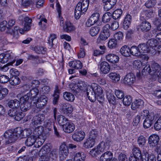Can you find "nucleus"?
I'll use <instances>...</instances> for the list:
<instances>
[{"mask_svg": "<svg viewBox=\"0 0 161 161\" xmlns=\"http://www.w3.org/2000/svg\"><path fill=\"white\" fill-rule=\"evenodd\" d=\"M86 157V155L83 152H78L74 156V161H84Z\"/></svg>", "mask_w": 161, "mask_h": 161, "instance_id": "nucleus-25", "label": "nucleus"}, {"mask_svg": "<svg viewBox=\"0 0 161 161\" xmlns=\"http://www.w3.org/2000/svg\"><path fill=\"white\" fill-rule=\"evenodd\" d=\"M142 73L143 75L149 74L154 76L155 78L158 77V81L159 80H161V67L157 63L153 64L151 67L147 64L146 66L143 67Z\"/></svg>", "mask_w": 161, "mask_h": 161, "instance_id": "nucleus-1", "label": "nucleus"}, {"mask_svg": "<svg viewBox=\"0 0 161 161\" xmlns=\"http://www.w3.org/2000/svg\"><path fill=\"white\" fill-rule=\"evenodd\" d=\"M112 158L113 153L110 151H107L101 155L100 161H109Z\"/></svg>", "mask_w": 161, "mask_h": 161, "instance_id": "nucleus-19", "label": "nucleus"}, {"mask_svg": "<svg viewBox=\"0 0 161 161\" xmlns=\"http://www.w3.org/2000/svg\"><path fill=\"white\" fill-rule=\"evenodd\" d=\"M100 14L98 13L93 14L86 23L87 27H90L95 24L99 20Z\"/></svg>", "mask_w": 161, "mask_h": 161, "instance_id": "nucleus-9", "label": "nucleus"}, {"mask_svg": "<svg viewBox=\"0 0 161 161\" xmlns=\"http://www.w3.org/2000/svg\"><path fill=\"white\" fill-rule=\"evenodd\" d=\"M63 97L66 100L72 102L75 99L74 95L71 93L69 92H65L64 93Z\"/></svg>", "mask_w": 161, "mask_h": 161, "instance_id": "nucleus-32", "label": "nucleus"}, {"mask_svg": "<svg viewBox=\"0 0 161 161\" xmlns=\"http://www.w3.org/2000/svg\"><path fill=\"white\" fill-rule=\"evenodd\" d=\"M122 13V10L118 9L115 10L113 13V17L115 19L119 18Z\"/></svg>", "mask_w": 161, "mask_h": 161, "instance_id": "nucleus-57", "label": "nucleus"}, {"mask_svg": "<svg viewBox=\"0 0 161 161\" xmlns=\"http://www.w3.org/2000/svg\"><path fill=\"white\" fill-rule=\"evenodd\" d=\"M85 132L81 130L76 131L72 136V138L74 140L77 142L82 141L85 137Z\"/></svg>", "mask_w": 161, "mask_h": 161, "instance_id": "nucleus-11", "label": "nucleus"}, {"mask_svg": "<svg viewBox=\"0 0 161 161\" xmlns=\"http://www.w3.org/2000/svg\"><path fill=\"white\" fill-rule=\"evenodd\" d=\"M157 3L156 0H148L145 3V6L148 8L153 7Z\"/></svg>", "mask_w": 161, "mask_h": 161, "instance_id": "nucleus-49", "label": "nucleus"}, {"mask_svg": "<svg viewBox=\"0 0 161 161\" xmlns=\"http://www.w3.org/2000/svg\"><path fill=\"white\" fill-rule=\"evenodd\" d=\"M23 129L21 127H18L15 129L13 131L17 139L19 137L22 138Z\"/></svg>", "mask_w": 161, "mask_h": 161, "instance_id": "nucleus-44", "label": "nucleus"}, {"mask_svg": "<svg viewBox=\"0 0 161 161\" xmlns=\"http://www.w3.org/2000/svg\"><path fill=\"white\" fill-rule=\"evenodd\" d=\"M138 46L139 52H140V53L148 52L149 50V47L147 44L145 43L141 44Z\"/></svg>", "mask_w": 161, "mask_h": 161, "instance_id": "nucleus-31", "label": "nucleus"}, {"mask_svg": "<svg viewBox=\"0 0 161 161\" xmlns=\"http://www.w3.org/2000/svg\"><path fill=\"white\" fill-rule=\"evenodd\" d=\"M60 109L61 113L69 115L72 112L73 109L72 105L67 103H63L60 105Z\"/></svg>", "mask_w": 161, "mask_h": 161, "instance_id": "nucleus-8", "label": "nucleus"}, {"mask_svg": "<svg viewBox=\"0 0 161 161\" xmlns=\"http://www.w3.org/2000/svg\"><path fill=\"white\" fill-rule=\"evenodd\" d=\"M37 140L35 136L31 135L27 138L25 142V144L28 146H31L33 145Z\"/></svg>", "mask_w": 161, "mask_h": 161, "instance_id": "nucleus-27", "label": "nucleus"}, {"mask_svg": "<svg viewBox=\"0 0 161 161\" xmlns=\"http://www.w3.org/2000/svg\"><path fill=\"white\" fill-rule=\"evenodd\" d=\"M112 15L111 13L107 12L103 15L102 17V21L104 23H106L109 22L111 18Z\"/></svg>", "mask_w": 161, "mask_h": 161, "instance_id": "nucleus-41", "label": "nucleus"}, {"mask_svg": "<svg viewBox=\"0 0 161 161\" xmlns=\"http://www.w3.org/2000/svg\"><path fill=\"white\" fill-rule=\"evenodd\" d=\"M130 51V48L127 46L122 47L120 50L121 53L123 56L126 57L129 56Z\"/></svg>", "mask_w": 161, "mask_h": 161, "instance_id": "nucleus-28", "label": "nucleus"}, {"mask_svg": "<svg viewBox=\"0 0 161 161\" xmlns=\"http://www.w3.org/2000/svg\"><path fill=\"white\" fill-rule=\"evenodd\" d=\"M154 115L151 114L145 118L143 123V126L144 128H148L151 126L154 119Z\"/></svg>", "mask_w": 161, "mask_h": 161, "instance_id": "nucleus-14", "label": "nucleus"}, {"mask_svg": "<svg viewBox=\"0 0 161 161\" xmlns=\"http://www.w3.org/2000/svg\"><path fill=\"white\" fill-rule=\"evenodd\" d=\"M103 93L102 88L97 84H92L88 86L87 90V94L89 99L92 102H94L96 99V95Z\"/></svg>", "mask_w": 161, "mask_h": 161, "instance_id": "nucleus-2", "label": "nucleus"}, {"mask_svg": "<svg viewBox=\"0 0 161 161\" xmlns=\"http://www.w3.org/2000/svg\"><path fill=\"white\" fill-rule=\"evenodd\" d=\"M9 80V77L6 75H2L0 76V83H5Z\"/></svg>", "mask_w": 161, "mask_h": 161, "instance_id": "nucleus-61", "label": "nucleus"}, {"mask_svg": "<svg viewBox=\"0 0 161 161\" xmlns=\"http://www.w3.org/2000/svg\"><path fill=\"white\" fill-rule=\"evenodd\" d=\"M100 28L99 26H94L92 27L90 30V33L92 36H96L99 32Z\"/></svg>", "mask_w": 161, "mask_h": 161, "instance_id": "nucleus-36", "label": "nucleus"}, {"mask_svg": "<svg viewBox=\"0 0 161 161\" xmlns=\"http://www.w3.org/2000/svg\"><path fill=\"white\" fill-rule=\"evenodd\" d=\"M106 95L109 103L114 104L115 102V97L113 94L112 90H107L106 91Z\"/></svg>", "mask_w": 161, "mask_h": 161, "instance_id": "nucleus-21", "label": "nucleus"}, {"mask_svg": "<svg viewBox=\"0 0 161 161\" xmlns=\"http://www.w3.org/2000/svg\"><path fill=\"white\" fill-rule=\"evenodd\" d=\"M39 93L38 89L36 88H34L31 90L29 93V96H31L33 99L36 98Z\"/></svg>", "mask_w": 161, "mask_h": 161, "instance_id": "nucleus-48", "label": "nucleus"}, {"mask_svg": "<svg viewBox=\"0 0 161 161\" xmlns=\"http://www.w3.org/2000/svg\"><path fill=\"white\" fill-rule=\"evenodd\" d=\"M140 116L143 117V118H146L149 117V115H154V113L153 112L149 113V111L147 110H144L142 111L140 113Z\"/></svg>", "mask_w": 161, "mask_h": 161, "instance_id": "nucleus-53", "label": "nucleus"}, {"mask_svg": "<svg viewBox=\"0 0 161 161\" xmlns=\"http://www.w3.org/2000/svg\"><path fill=\"white\" fill-rule=\"evenodd\" d=\"M8 107L11 108L19 109L20 102L17 99L11 100L8 103Z\"/></svg>", "mask_w": 161, "mask_h": 161, "instance_id": "nucleus-22", "label": "nucleus"}, {"mask_svg": "<svg viewBox=\"0 0 161 161\" xmlns=\"http://www.w3.org/2000/svg\"><path fill=\"white\" fill-rule=\"evenodd\" d=\"M78 83L80 88V91L81 90H83L84 91L85 90L87 91L88 87V86L87 87V85L85 82L80 81L78 82Z\"/></svg>", "mask_w": 161, "mask_h": 161, "instance_id": "nucleus-56", "label": "nucleus"}, {"mask_svg": "<svg viewBox=\"0 0 161 161\" xmlns=\"http://www.w3.org/2000/svg\"><path fill=\"white\" fill-rule=\"evenodd\" d=\"M9 116L13 117L16 120L19 121L24 117V114L19 111V109L11 108L8 112Z\"/></svg>", "mask_w": 161, "mask_h": 161, "instance_id": "nucleus-5", "label": "nucleus"}, {"mask_svg": "<svg viewBox=\"0 0 161 161\" xmlns=\"http://www.w3.org/2000/svg\"><path fill=\"white\" fill-rule=\"evenodd\" d=\"M8 90L6 88H2L0 87V100L3 99L8 94Z\"/></svg>", "mask_w": 161, "mask_h": 161, "instance_id": "nucleus-50", "label": "nucleus"}, {"mask_svg": "<svg viewBox=\"0 0 161 161\" xmlns=\"http://www.w3.org/2000/svg\"><path fill=\"white\" fill-rule=\"evenodd\" d=\"M56 8L58 14V16H59V20L60 21V25L61 26L63 27L64 28V27L65 25V23L64 24V19L63 18L61 17V6L59 3H58L56 4Z\"/></svg>", "mask_w": 161, "mask_h": 161, "instance_id": "nucleus-23", "label": "nucleus"}, {"mask_svg": "<svg viewBox=\"0 0 161 161\" xmlns=\"http://www.w3.org/2000/svg\"><path fill=\"white\" fill-rule=\"evenodd\" d=\"M44 119V115L39 114L34 116L31 120V124L33 125H37L41 124Z\"/></svg>", "mask_w": 161, "mask_h": 161, "instance_id": "nucleus-16", "label": "nucleus"}, {"mask_svg": "<svg viewBox=\"0 0 161 161\" xmlns=\"http://www.w3.org/2000/svg\"><path fill=\"white\" fill-rule=\"evenodd\" d=\"M154 128L157 130L161 129V117H159L156 122L154 124Z\"/></svg>", "mask_w": 161, "mask_h": 161, "instance_id": "nucleus-60", "label": "nucleus"}, {"mask_svg": "<svg viewBox=\"0 0 161 161\" xmlns=\"http://www.w3.org/2000/svg\"><path fill=\"white\" fill-rule=\"evenodd\" d=\"M50 158L53 160H55L58 156V151L57 149H55L52 151L48 155Z\"/></svg>", "mask_w": 161, "mask_h": 161, "instance_id": "nucleus-54", "label": "nucleus"}, {"mask_svg": "<svg viewBox=\"0 0 161 161\" xmlns=\"http://www.w3.org/2000/svg\"><path fill=\"white\" fill-rule=\"evenodd\" d=\"M115 93L117 97L119 99H122L124 96V93L122 90L115 89Z\"/></svg>", "mask_w": 161, "mask_h": 161, "instance_id": "nucleus-58", "label": "nucleus"}, {"mask_svg": "<svg viewBox=\"0 0 161 161\" xmlns=\"http://www.w3.org/2000/svg\"><path fill=\"white\" fill-rule=\"evenodd\" d=\"M136 80L135 76L132 73L126 75L124 78V83L126 85H130L133 83Z\"/></svg>", "mask_w": 161, "mask_h": 161, "instance_id": "nucleus-13", "label": "nucleus"}, {"mask_svg": "<svg viewBox=\"0 0 161 161\" xmlns=\"http://www.w3.org/2000/svg\"><path fill=\"white\" fill-rule=\"evenodd\" d=\"M100 69L101 72L104 74H107L110 71V67L109 65L106 61L102 62L100 64Z\"/></svg>", "mask_w": 161, "mask_h": 161, "instance_id": "nucleus-15", "label": "nucleus"}, {"mask_svg": "<svg viewBox=\"0 0 161 161\" xmlns=\"http://www.w3.org/2000/svg\"><path fill=\"white\" fill-rule=\"evenodd\" d=\"M29 99V96L28 95H25L20 98V102L21 103H29L28 102Z\"/></svg>", "mask_w": 161, "mask_h": 161, "instance_id": "nucleus-64", "label": "nucleus"}, {"mask_svg": "<svg viewBox=\"0 0 161 161\" xmlns=\"http://www.w3.org/2000/svg\"><path fill=\"white\" fill-rule=\"evenodd\" d=\"M142 17H141L140 20H142L140 25V28L141 30L145 33L149 31L151 29V25L150 22L145 20H143Z\"/></svg>", "mask_w": 161, "mask_h": 161, "instance_id": "nucleus-10", "label": "nucleus"}, {"mask_svg": "<svg viewBox=\"0 0 161 161\" xmlns=\"http://www.w3.org/2000/svg\"><path fill=\"white\" fill-rule=\"evenodd\" d=\"M96 147L98 148V150L101 153L105 151H107L109 148V147L103 142H100Z\"/></svg>", "mask_w": 161, "mask_h": 161, "instance_id": "nucleus-29", "label": "nucleus"}, {"mask_svg": "<svg viewBox=\"0 0 161 161\" xmlns=\"http://www.w3.org/2000/svg\"><path fill=\"white\" fill-rule=\"evenodd\" d=\"M43 127L42 126H39L36 128L34 131V134L35 135V137L38 138L39 139H40L42 136L41 135L42 132Z\"/></svg>", "mask_w": 161, "mask_h": 161, "instance_id": "nucleus-35", "label": "nucleus"}, {"mask_svg": "<svg viewBox=\"0 0 161 161\" xmlns=\"http://www.w3.org/2000/svg\"><path fill=\"white\" fill-rule=\"evenodd\" d=\"M132 101V98L130 96H126L124 97L123 103L124 105L128 106L130 105Z\"/></svg>", "mask_w": 161, "mask_h": 161, "instance_id": "nucleus-46", "label": "nucleus"}, {"mask_svg": "<svg viewBox=\"0 0 161 161\" xmlns=\"http://www.w3.org/2000/svg\"><path fill=\"white\" fill-rule=\"evenodd\" d=\"M110 33L103 32L101 31L97 39V42H99V41H104L107 40L110 36Z\"/></svg>", "mask_w": 161, "mask_h": 161, "instance_id": "nucleus-33", "label": "nucleus"}, {"mask_svg": "<svg viewBox=\"0 0 161 161\" xmlns=\"http://www.w3.org/2000/svg\"><path fill=\"white\" fill-rule=\"evenodd\" d=\"M158 40L154 39H152L148 40L147 42V45L150 47L153 48L156 47L158 44Z\"/></svg>", "mask_w": 161, "mask_h": 161, "instance_id": "nucleus-45", "label": "nucleus"}, {"mask_svg": "<svg viewBox=\"0 0 161 161\" xmlns=\"http://www.w3.org/2000/svg\"><path fill=\"white\" fill-rule=\"evenodd\" d=\"M89 4L88 0H83L77 4L75 11V16L76 19H79L81 15L87 11Z\"/></svg>", "mask_w": 161, "mask_h": 161, "instance_id": "nucleus-3", "label": "nucleus"}, {"mask_svg": "<svg viewBox=\"0 0 161 161\" xmlns=\"http://www.w3.org/2000/svg\"><path fill=\"white\" fill-rule=\"evenodd\" d=\"M9 81L10 83L13 86L18 85L20 81V79L17 76L12 77Z\"/></svg>", "mask_w": 161, "mask_h": 161, "instance_id": "nucleus-42", "label": "nucleus"}, {"mask_svg": "<svg viewBox=\"0 0 161 161\" xmlns=\"http://www.w3.org/2000/svg\"><path fill=\"white\" fill-rule=\"evenodd\" d=\"M57 120L58 124L61 125H63V126L66 124V123L69 121L68 119L62 115L58 116Z\"/></svg>", "mask_w": 161, "mask_h": 161, "instance_id": "nucleus-37", "label": "nucleus"}, {"mask_svg": "<svg viewBox=\"0 0 161 161\" xmlns=\"http://www.w3.org/2000/svg\"><path fill=\"white\" fill-rule=\"evenodd\" d=\"M31 107L30 103H21L20 108L22 111H26L29 110Z\"/></svg>", "mask_w": 161, "mask_h": 161, "instance_id": "nucleus-51", "label": "nucleus"}, {"mask_svg": "<svg viewBox=\"0 0 161 161\" xmlns=\"http://www.w3.org/2000/svg\"><path fill=\"white\" fill-rule=\"evenodd\" d=\"M132 151V155L136 157L137 158L140 159L141 157L142 153L140 148L135 146H133Z\"/></svg>", "mask_w": 161, "mask_h": 161, "instance_id": "nucleus-26", "label": "nucleus"}, {"mask_svg": "<svg viewBox=\"0 0 161 161\" xmlns=\"http://www.w3.org/2000/svg\"><path fill=\"white\" fill-rule=\"evenodd\" d=\"M54 125L53 123L49 120L45 123L44 125L45 127L49 131L51 130L53 127H54Z\"/></svg>", "mask_w": 161, "mask_h": 161, "instance_id": "nucleus-62", "label": "nucleus"}, {"mask_svg": "<svg viewBox=\"0 0 161 161\" xmlns=\"http://www.w3.org/2000/svg\"><path fill=\"white\" fill-rule=\"evenodd\" d=\"M63 29L66 31L69 32L74 30L75 28L69 21H67L65 22Z\"/></svg>", "mask_w": 161, "mask_h": 161, "instance_id": "nucleus-30", "label": "nucleus"}, {"mask_svg": "<svg viewBox=\"0 0 161 161\" xmlns=\"http://www.w3.org/2000/svg\"><path fill=\"white\" fill-rule=\"evenodd\" d=\"M100 154L101 153L96 147L93 148L90 152V154L93 157H96Z\"/></svg>", "mask_w": 161, "mask_h": 161, "instance_id": "nucleus-55", "label": "nucleus"}, {"mask_svg": "<svg viewBox=\"0 0 161 161\" xmlns=\"http://www.w3.org/2000/svg\"><path fill=\"white\" fill-rule=\"evenodd\" d=\"M31 49L38 54H40L41 53L44 54L46 52V51L44 48L40 46L32 47Z\"/></svg>", "mask_w": 161, "mask_h": 161, "instance_id": "nucleus-38", "label": "nucleus"}, {"mask_svg": "<svg viewBox=\"0 0 161 161\" xmlns=\"http://www.w3.org/2000/svg\"><path fill=\"white\" fill-rule=\"evenodd\" d=\"M108 76L111 79L115 82L118 81L120 79V75L115 72L110 73L108 74Z\"/></svg>", "mask_w": 161, "mask_h": 161, "instance_id": "nucleus-40", "label": "nucleus"}, {"mask_svg": "<svg viewBox=\"0 0 161 161\" xmlns=\"http://www.w3.org/2000/svg\"><path fill=\"white\" fill-rule=\"evenodd\" d=\"M133 64L134 66L140 68L141 66L142 67H145L146 65H147V63L146 61H134Z\"/></svg>", "mask_w": 161, "mask_h": 161, "instance_id": "nucleus-47", "label": "nucleus"}, {"mask_svg": "<svg viewBox=\"0 0 161 161\" xmlns=\"http://www.w3.org/2000/svg\"><path fill=\"white\" fill-rule=\"evenodd\" d=\"M159 141V137L156 135L150 136L148 138V143L152 146H155L158 144Z\"/></svg>", "mask_w": 161, "mask_h": 161, "instance_id": "nucleus-18", "label": "nucleus"}, {"mask_svg": "<svg viewBox=\"0 0 161 161\" xmlns=\"http://www.w3.org/2000/svg\"><path fill=\"white\" fill-rule=\"evenodd\" d=\"M10 33L12 36V40L14 41H16L19 38V34L18 31H10Z\"/></svg>", "mask_w": 161, "mask_h": 161, "instance_id": "nucleus-59", "label": "nucleus"}, {"mask_svg": "<svg viewBox=\"0 0 161 161\" xmlns=\"http://www.w3.org/2000/svg\"><path fill=\"white\" fill-rule=\"evenodd\" d=\"M144 102L141 99H138L133 103L131 105L132 110H135L137 108H141L144 105Z\"/></svg>", "mask_w": 161, "mask_h": 161, "instance_id": "nucleus-20", "label": "nucleus"}, {"mask_svg": "<svg viewBox=\"0 0 161 161\" xmlns=\"http://www.w3.org/2000/svg\"><path fill=\"white\" fill-rule=\"evenodd\" d=\"M95 142V140L92 139V138L89 137L84 143L83 146L86 148L92 147L94 145Z\"/></svg>", "mask_w": 161, "mask_h": 161, "instance_id": "nucleus-24", "label": "nucleus"}, {"mask_svg": "<svg viewBox=\"0 0 161 161\" xmlns=\"http://www.w3.org/2000/svg\"><path fill=\"white\" fill-rule=\"evenodd\" d=\"M4 137L6 139V143L7 144L14 142L17 140L16 136L12 130L6 131L4 133Z\"/></svg>", "mask_w": 161, "mask_h": 161, "instance_id": "nucleus-7", "label": "nucleus"}, {"mask_svg": "<svg viewBox=\"0 0 161 161\" xmlns=\"http://www.w3.org/2000/svg\"><path fill=\"white\" fill-rule=\"evenodd\" d=\"M33 3L32 0H22V4L23 6L27 7Z\"/></svg>", "mask_w": 161, "mask_h": 161, "instance_id": "nucleus-63", "label": "nucleus"}, {"mask_svg": "<svg viewBox=\"0 0 161 161\" xmlns=\"http://www.w3.org/2000/svg\"><path fill=\"white\" fill-rule=\"evenodd\" d=\"M117 45V41L115 39H112L109 40L108 43L109 48L112 49L115 47Z\"/></svg>", "mask_w": 161, "mask_h": 161, "instance_id": "nucleus-52", "label": "nucleus"}, {"mask_svg": "<svg viewBox=\"0 0 161 161\" xmlns=\"http://www.w3.org/2000/svg\"><path fill=\"white\" fill-rule=\"evenodd\" d=\"M130 53L136 56H139L142 59L147 60L149 58V56L147 54H141L139 52L138 47L133 46L130 49Z\"/></svg>", "mask_w": 161, "mask_h": 161, "instance_id": "nucleus-6", "label": "nucleus"}, {"mask_svg": "<svg viewBox=\"0 0 161 161\" xmlns=\"http://www.w3.org/2000/svg\"><path fill=\"white\" fill-rule=\"evenodd\" d=\"M24 29L25 30H29L30 29L31 24L32 22V19L29 17L26 16L24 18Z\"/></svg>", "mask_w": 161, "mask_h": 161, "instance_id": "nucleus-34", "label": "nucleus"}, {"mask_svg": "<svg viewBox=\"0 0 161 161\" xmlns=\"http://www.w3.org/2000/svg\"><path fill=\"white\" fill-rule=\"evenodd\" d=\"M146 142V140L145 137L142 135L140 136L138 138L137 144L140 147H143L145 144Z\"/></svg>", "mask_w": 161, "mask_h": 161, "instance_id": "nucleus-39", "label": "nucleus"}, {"mask_svg": "<svg viewBox=\"0 0 161 161\" xmlns=\"http://www.w3.org/2000/svg\"><path fill=\"white\" fill-rule=\"evenodd\" d=\"M33 104L38 111L42 109L47 103V98L45 95L41 96L37 100H33Z\"/></svg>", "mask_w": 161, "mask_h": 161, "instance_id": "nucleus-4", "label": "nucleus"}, {"mask_svg": "<svg viewBox=\"0 0 161 161\" xmlns=\"http://www.w3.org/2000/svg\"><path fill=\"white\" fill-rule=\"evenodd\" d=\"M107 60H119V57L113 53H109L106 56Z\"/></svg>", "mask_w": 161, "mask_h": 161, "instance_id": "nucleus-43", "label": "nucleus"}, {"mask_svg": "<svg viewBox=\"0 0 161 161\" xmlns=\"http://www.w3.org/2000/svg\"><path fill=\"white\" fill-rule=\"evenodd\" d=\"M69 151L68 147L64 143H62L60 148V156L63 157L62 159L65 158L69 154Z\"/></svg>", "mask_w": 161, "mask_h": 161, "instance_id": "nucleus-12", "label": "nucleus"}, {"mask_svg": "<svg viewBox=\"0 0 161 161\" xmlns=\"http://www.w3.org/2000/svg\"><path fill=\"white\" fill-rule=\"evenodd\" d=\"M75 129V126L74 124L69 121L66 123L63 126V129L66 133H70L72 132Z\"/></svg>", "mask_w": 161, "mask_h": 161, "instance_id": "nucleus-17", "label": "nucleus"}]
</instances>
